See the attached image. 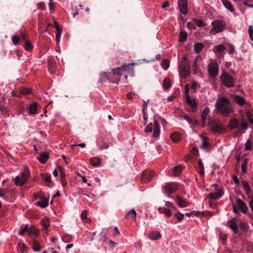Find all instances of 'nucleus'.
Instances as JSON below:
<instances>
[{"instance_id": "57", "label": "nucleus", "mask_w": 253, "mask_h": 253, "mask_svg": "<svg viewBox=\"0 0 253 253\" xmlns=\"http://www.w3.org/2000/svg\"><path fill=\"white\" fill-rule=\"evenodd\" d=\"M149 102V100L147 101L143 100V105L142 108V112H146V110L147 108V103Z\"/></svg>"}, {"instance_id": "27", "label": "nucleus", "mask_w": 253, "mask_h": 253, "mask_svg": "<svg viewBox=\"0 0 253 253\" xmlns=\"http://www.w3.org/2000/svg\"><path fill=\"white\" fill-rule=\"evenodd\" d=\"M204 48V45L202 43L198 42L194 45V51L196 53H199Z\"/></svg>"}, {"instance_id": "34", "label": "nucleus", "mask_w": 253, "mask_h": 253, "mask_svg": "<svg viewBox=\"0 0 253 253\" xmlns=\"http://www.w3.org/2000/svg\"><path fill=\"white\" fill-rule=\"evenodd\" d=\"M37 104L36 102L32 103L29 108L30 113L32 114H36L37 113Z\"/></svg>"}, {"instance_id": "16", "label": "nucleus", "mask_w": 253, "mask_h": 253, "mask_svg": "<svg viewBox=\"0 0 253 253\" xmlns=\"http://www.w3.org/2000/svg\"><path fill=\"white\" fill-rule=\"evenodd\" d=\"M186 102L190 106L192 109H196L197 103L196 99L191 98L189 94L186 95Z\"/></svg>"}, {"instance_id": "36", "label": "nucleus", "mask_w": 253, "mask_h": 253, "mask_svg": "<svg viewBox=\"0 0 253 253\" xmlns=\"http://www.w3.org/2000/svg\"><path fill=\"white\" fill-rule=\"evenodd\" d=\"M187 38V34L185 31H180L179 33V41L183 42L186 41Z\"/></svg>"}, {"instance_id": "25", "label": "nucleus", "mask_w": 253, "mask_h": 253, "mask_svg": "<svg viewBox=\"0 0 253 253\" xmlns=\"http://www.w3.org/2000/svg\"><path fill=\"white\" fill-rule=\"evenodd\" d=\"M49 157L48 154L47 153H42L39 157L38 160L42 164L45 163Z\"/></svg>"}, {"instance_id": "19", "label": "nucleus", "mask_w": 253, "mask_h": 253, "mask_svg": "<svg viewBox=\"0 0 253 253\" xmlns=\"http://www.w3.org/2000/svg\"><path fill=\"white\" fill-rule=\"evenodd\" d=\"M241 183L246 194L250 195L252 190L249 183L246 180L242 181Z\"/></svg>"}, {"instance_id": "20", "label": "nucleus", "mask_w": 253, "mask_h": 253, "mask_svg": "<svg viewBox=\"0 0 253 253\" xmlns=\"http://www.w3.org/2000/svg\"><path fill=\"white\" fill-rule=\"evenodd\" d=\"M234 100L237 104L241 106L246 104V100L240 95H235L234 97Z\"/></svg>"}, {"instance_id": "31", "label": "nucleus", "mask_w": 253, "mask_h": 253, "mask_svg": "<svg viewBox=\"0 0 253 253\" xmlns=\"http://www.w3.org/2000/svg\"><path fill=\"white\" fill-rule=\"evenodd\" d=\"M100 160L98 157H94L90 159V163L92 166L97 167L100 164Z\"/></svg>"}, {"instance_id": "48", "label": "nucleus", "mask_w": 253, "mask_h": 253, "mask_svg": "<svg viewBox=\"0 0 253 253\" xmlns=\"http://www.w3.org/2000/svg\"><path fill=\"white\" fill-rule=\"evenodd\" d=\"M182 170V168L181 166H175L173 168V173L174 175H176L179 173Z\"/></svg>"}, {"instance_id": "2", "label": "nucleus", "mask_w": 253, "mask_h": 253, "mask_svg": "<svg viewBox=\"0 0 253 253\" xmlns=\"http://www.w3.org/2000/svg\"><path fill=\"white\" fill-rule=\"evenodd\" d=\"M215 108L220 114L226 117L229 116L234 111L231 103L225 97H221L217 100Z\"/></svg>"}, {"instance_id": "29", "label": "nucleus", "mask_w": 253, "mask_h": 253, "mask_svg": "<svg viewBox=\"0 0 253 253\" xmlns=\"http://www.w3.org/2000/svg\"><path fill=\"white\" fill-rule=\"evenodd\" d=\"M171 139L174 142H178L181 138L180 135L177 132H172L170 135Z\"/></svg>"}, {"instance_id": "1", "label": "nucleus", "mask_w": 253, "mask_h": 253, "mask_svg": "<svg viewBox=\"0 0 253 253\" xmlns=\"http://www.w3.org/2000/svg\"><path fill=\"white\" fill-rule=\"evenodd\" d=\"M136 64V63H132L131 64H128L126 65L125 66L117 68L116 69H114L112 70V72H102L100 74L101 77H105L107 78L108 80L111 81V82L114 84H118L120 82V80L118 79L116 81H114L112 80L111 74L112 73L114 75L121 76L122 73L125 71H126L128 70H130L132 72L131 74V76H133L134 75V71L133 70V68L132 65Z\"/></svg>"}, {"instance_id": "58", "label": "nucleus", "mask_w": 253, "mask_h": 253, "mask_svg": "<svg viewBox=\"0 0 253 253\" xmlns=\"http://www.w3.org/2000/svg\"><path fill=\"white\" fill-rule=\"evenodd\" d=\"M31 92L30 88H24L21 90L22 94L26 95L29 94Z\"/></svg>"}, {"instance_id": "62", "label": "nucleus", "mask_w": 253, "mask_h": 253, "mask_svg": "<svg viewBox=\"0 0 253 253\" xmlns=\"http://www.w3.org/2000/svg\"><path fill=\"white\" fill-rule=\"evenodd\" d=\"M12 41L14 44H17L18 42L19 38L18 37L14 36L12 38Z\"/></svg>"}, {"instance_id": "9", "label": "nucleus", "mask_w": 253, "mask_h": 253, "mask_svg": "<svg viewBox=\"0 0 253 253\" xmlns=\"http://www.w3.org/2000/svg\"><path fill=\"white\" fill-rule=\"evenodd\" d=\"M218 66L215 62H211L208 66V72L212 78L216 77L218 74Z\"/></svg>"}, {"instance_id": "55", "label": "nucleus", "mask_w": 253, "mask_h": 253, "mask_svg": "<svg viewBox=\"0 0 253 253\" xmlns=\"http://www.w3.org/2000/svg\"><path fill=\"white\" fill-rule=\"evenodd\" d=\"M249 34L251 39L253 41V27L252 25H250L249 27Z\"/></svg>"}, {"instance_id": "50", "label": "nucleus", "mask_w": 253, "mask_h": 253, "mask_svg": "<svg viewBox=\"0 0 253 253\" xmlns=\"http://www.w3.org/2000/svg\"><path fill=\"white\" fill-rule=\"evenodd\" d=\"M25 48L26 50L30 51L32 50V49L33 48V46L31 43L29 41L25 42Z\"/></svg>"}, {"instance_id": "15", "label": "nucleus", "mask_w": 253, "mask_h": 253, "mask_svg": "<svg viewBox=\"0 0 253 253\" xmlns=\"http://www.w3.org/2000/svg\"><path fill=\"white\" fill-rule=\"evenodd\" d=\"M178 3L181 12L185 15L187 14L188 13L187 0H179Z\"/></svg>"}, {"instance_id": "13", "label": "nucleus", "mask_w": 253, "mask_h": 253, "mask_svg": "<svg viewBox=\"0 0 253 253\" xmlns=\"http://www.w3.org/2000/svg\"><path fill=\"white\" fill-rule=\"evenodd\" d=\"M177 189L175 183H169L164 186V189L169 194H171L175 191Z\"/></svg>"}, {"instance_id": "12", "label": "nucleus", "mask_w": 253, "mask_h": 253, "mask_svg": "<svg viewBox=\"0 0 253 253\" xmlns=\"http://www.w3.org/2000/svg\"><path fill=\"white\" fill-rule=\"evenodd\" d=\"M236 201L237 208L240 209L242 212L246 213L248 211V208L246 203L239 198L237 199Z\"/></svg>"}, {"instance_id": "47", "label": "nucleus", "mask_w": 253, "mask_h": 253, "mask_svg": "<svg viewBox=\"0 0 253 253\" xmlns=\"http://www.w3.org/2000/svg\"><path fill=\"white\" fill-rule=\"evenodd\" d=\"M252 148L253 144L252 143V141L250 139H248L245 144V150H251Z\"/></svg>"}, {"instance_id": "17", "label": "nucleus", "mask_w": 253, "mask_h": 253, "mask_svg": "<svg viewBox=\"0 0 253 253\" xmlns=\"http://www.w3.org/2000/svg\"><path fill=\"white\" fill-rule=\"evenodd\" d=\"M223 195V192L220 190L217 192L210 193L209 194V197L210 198L216 200L219 198L221 197Z\"/></svg>"}, {"instance_id": "21", "label": "nucleus", "mask_w": 253, "mask_h": 253, "mask_svg": "<svg viewBox=\"0 0 253 253\" xmlns=\"http://www.w3.org/2000/svg\"><path fill=\"white\" fill-rule=\"evenodd\" d=\"M47 62L50 72L52 74H54V72L53 70L56 64L54 60L51 57H49L47 59Z\"/></svg>"}, {"instance_id": "4", "label": "nucleus", "mask_w": 253, "mask_h": 253, "mask_svg": "<svg viewBox=\"0 0 253 253\" xmlns=\"http://www.w3.org/2000/svg\"><path fill=\"white\" fill-rule=\"evenodd\" d=\"M30 175V170L25 169L20 175L15 177L13 179L14 184L17 186H22L26 182Z\"/></svg>"}, {"instance_id": "6", "label": "nucleus", "mask_w": 253, "mask_h": 253, "mask_svg": "<svg viewBox=\"0 0 253 253\" xmlns=\"http://www.w3.org/2000/svg\"><path fill=\"white\" fill-rule=\"evenodd\" d=\"M211 24L213 26V28L211 30L210 33L212 35L222 32L226 25V22L223 20H215L212 22Z\"/></svg>"}, {"instance_id": "32", "label": "nucleus", "mask_w": 253, "mask_h": 253, "mask_svg": "<svg viewBox=\"0 0 253 253\" xmlns=\"http://www.w3.org/2000/svg\"><path fill=\"white\" fill-rule=\"evenodd\" d=\"M32 246L33 250L35 252H40L42 249V247H41L39 243L35 240L33 241Z\"/></svg>"}, {"instance_id": "39", "label": "nucleus", "mask_w": 253, "mask_h": 253, "mask_svg": "<svg viewBox=\"0 0 253 253\" xmlns=\"http://www.w3.org/2000/svg\"><path fill=\"white\" fill-rule=\"evenodd\" d=\"M226 49L229 54H233L235 52V46L232 44H227Z\"/></svg>"}, {"instance_id": "59", "label": "nucleus", "mask_w": 253, "mask_h": 253, "mask_svg": "<svg viewBox=\"0 0 253 253\" xmlns=\"http://www.w3.org/2000/svg\"><path fill=\"white\" fill-rule=\"evenodd\" d=\"M184 119L188 122L189 124H192L193 121L191 118L188 115H185L184 116Z\"/></svg>"}, {"instance_id": "3", "label": "nucleus", "mask_w": 253, "mask_h": 253, "mask_svg": "<svg viewBox=\"0 0 253 253\" xmlns=\"http://www.w3.org/2000/svg\"><path fill=\"white\" fill-rule=\"evenodd\" d=\"M179 73L180 76L184 78H187L191 73L190 63L186 56L182 58L179 64Z\"/></svg>"}, {"instance_id": "53", "label": "nucleus", "mask_w": 253, "mask_h": 253, "mask_svg": "<svg viewBox=\"0 0 253 253\" xmlns=\"http://www.w3.org/2000/svg\"><path fill=\"white\" fill-rule=\"evenodd\" d=\"M175 216L176 217L178 221H180L183 219L184 214L177 211L175 213Z\"/></svg>"}, {"instance_id": "22", "label": "nucleus", "mask_w": 253, "mask_h": 253, "mask_svg": "<svg viewBox=\"0 0 253 253\" xmlns=\"http://www.w3.org/2000/svg\"><path fill=\"white\" fill-rule=\"evenodd\" d=\"M224 6L228 9L231 12H235V10L233 7L231 3L228 0H221Z\"/></svg>"}, {"instance_id": "56", "label": "nucleus", "mask_w": 253, "mask_h": 253, "mask_svg": "<svg viewBox=\"0 0 253 253\" xmlns=\"http://www.w3.org/2000/svg\"><path fill=\"white\" fill-rule=\"evenodd\" d=\"M37 7L39 9L43 10L45 8V4L43 2H40L37 4Z\"/></svg>"}, {"instance_id": "43", "label": "nucleus", "mask_w": 253, "mask_h": 253, "mask_svg": "<svg viewBox=\"0 0 253 253\" xmlns=\"http://www.w3.org/2000/svg\"><path fill=\"white\" fill-rule=\"evenodd\" d=\"M198 56H197L194 60V62L193 65V72L194 74H196L198 68Z\"/></svg>"}, {"instance_id": "63", "label": "nucleus", "mask_w": 253, "mask_h": 253, "mask_svg": "<svg viewBox=\"0 0 253 253\" xmlns=\"http://www.w3.org/2000/svg\"><path fill=\"white\" fill-rule=\"evenodd\" d=\"M233 179L234 183L236 184L239 185L240 184V180L236 175L233 176Z\"/></svg>"}, {"instance_id": "42", "label": "nucleus", "mask_w": 253, "mask_h": 253, "mask_svg": "<svg viewBox=\"0 0 253 253\" xmlns=\"http://www.w3.org/2000/svg\"><path fill=\"white\" fill-rule=\"evenodd\" d=\"M249 162V159L246 158L244 160L243 163L241 165V170L243 172L245 173L247 171V166Z\"/></svg>"}, {"instance_id": "40", "label": "nucleus", "mask_w": 253, "mask_h": 253, "mask_svg": "<svg viewBox=\"0 0 253 253\" xmlns=\"http://www.w3.org/2000/svg\"><path fill=\"white\" fill-rule=\"evenodd\" d=\"M18 250L21 253H28L26 250V246L24 243H19L18 245Z\"/></svg>"}, {"instance_id": "41", "label": "nucleus", "mask_w": 253, "mask_h": 253, "mask_svg": "<svg viewBox=\"0 0 253 253\" xmlns=\"http://www.w3.org/2000/svg\"><path fill=\"white\" fill-rule=\"evenodd\" d=\"M194 22L198 27H204L206 25L202 20L199 19H194Z\"/></svg>"}, {"instance_id": "23", "label": "nucleus", "mask_w": 253, "mask_h": 253, "mask_svg": "<svg viewBox=\"0 0 253 253\" xmlns=\"http://www.w3.org/2000/svg\"><path fill=\"white\" fill-rule=\"evenodd\" d=\"M161 236V233L158 231H154L150 233L149 235V238L150 239L152 240H157Z\"/></svg>"}, {"instance_id": "44", "label": "nucleus", "mask_w": 253, "mask_h": 253, "mask_svg": "<svg viewBox=\"0 0 253 253\" xmlns=\"http://www.w3.org/2000/svg\"><path fill=\"white\" fill-rule=\"evenodd\" d=\"M171 86L170 80L168 78H165L163 82V86L165 88L168 89Z\"/></svg>"}, {"instance_id": "38", "label": "nucleus", "mask_w": 253, "mask_h": 253, "mask_svg": "<svg viewBox=\"0 0 253 253\" xmlns=\"http://www.w3.org/2000/svg\"><path fill=\"white\" fill-rule=\"evenodd\" d=\"M56 41L57 43L60 42V38L62 34V29L60 28L56 27Z\"/></svg>"}, {"instance_id": "11", "label": "nucleus", "mask_w": 253, "mask_h": 253, "mask_svg": "<svg viewBox=\"0 0 253 253\" xmlns=\"http://www.w3.org/2000/svg\"><path fill=\"white\" fill-rule=\"evenodd\" d=\"M154 175V171L145 170L143 171L141 174L140 180L142 183L149 182L150 181Z\"/></svg>"}, {"instance_id": "64", "label": "nucleus", "mask_w": 253, "mask_h": 253, "mask_svg": "<svg viewBox=\"0 0 253 253\" xmlns=\"http://www.w3.org/2000/svg\"><path fill=\"white\" fill-rule=\"evenodd\" d=\"M143 114V119L144 120V125H145L147 122V113L146 112H142Z\"/></svg>"}, {"instance_id": "51", "label": "nucleus", "mask_w": 253, "mask_h": 253, "mask_svg": "<svg viewBox=\"0 0 253 253\" xmlns=\"http://www.w3.org/2000/svg\"><path fill=\"white\" fill-rule=\"evenodd\" d=\"M136 215V213L134 209H131L129 211V212L127 213V214H126V218L127 216H131L134 217V218H135Z\"/></svg>"}, {"instance_id": "24", "label": "nucleus", "mask_w": 253, "mask_h": 253, "mask_svg": "<svg viewBox=\"0 0 253 253\" xmlns=\"http://www.w3.org/2000/svg\"><path fill=\"white\" fill-rule=\"evenodd\" d=\"M35 204L36 205L39 206L42 208H44L48 206V200L45 198H43L39 202H36Z\"/></svg>"}, {"instance_id": "33", "label": "nucleus", "mask_w": 253, "mask_h": 253, "mask_svg": "<svg viewBox=\"0 0 253 253\" xmlns=\"http://www.w3.org/2000/svg\"><path fill=\"white\" fill-rule=\"evenodd\" d=\"M41 176L42 178V180L47 183H49L51 182V176L50 174H48L46 173H42Z\"/></svg>"}, {"instance_id": "37", "label": "nucleus", "mask_w": 253, "mask_h": 253, "mask_svg": "<svg viewBox=\"0 0 253 253\" xmlns=\"http://www.w3.org/2000/svg\"><path fill=\"white\" fill-rule=\"evenodd\" d=\"M87 211H84L81 214V217L83 221L85 223H89L90 221L89 218L87 217Z\"/></svg>"}, {"instance_id": "26", "label": "nucleus", "mask_w": 253, "mask_h": 253, "mask_svg": "<svg viewBox=\"0 0 253 253\" xmlns=\"http://www.w3.org/2000/svg\"><path fill=\"white\" fill-rule=\"evenodd\" d=\"M209 113L210 109L208 107L205 108L201 115L202 120L204 123H205L207 116Z\"/></svg>"}, {"instance_id": "35", "label": "nucleus", "mask_w": 253, "mask_h": 253, "mask_svg": "<svg viewBox=\"0 0 253 253\" xmlns=\"http://www.w3.org/2000/svg\"><path fill=\"white\" fill-rule=\"evenodd\" d=\"M41 224L43 228L46 230L49 225V218L47 217L43 218L41 221Z\"/></svg>"}, {"instance_id": "49", "label": "nucleus", "mask_w": 253, "mask_h": 253, "mask_svg": "<svg viewBox=\"0 0 253 253\" xmlns=\"http://www.w3.org/2000/svg\"><path fill=\"white\" fill-rule=\"evenodd\" d=\"M99 147L101 150L107 149L109 148V145L107 142H101L99 143Z\"/></svg>"}, {"instance_id": "46", "label": "nucleus", "mask_w": 253, "mask_h": 253, "mask_svg": "<svg viewBox=\"0 0 253 253\" xmlns=\"http://www.w3.org/2000/svg\"><path fill=\"white\" fill-rule=\"evenodd\" d=\"M72 236L70 234H66L62 238L63 241L66 243L70 242Z\"/></svg>"}, {"instance_id": "30", "label": "nucleus", "mask_w": 253, "mask_h": 253, "mask_svg": "<svg viewBox=\"0 0 253 253\" xmlns=\"http://www.w3.org/2000/svg\"><path fill=\"white\" fill-rule=\"evenodd\" d=\"M176 202L179 207L181 208H184L187 206V204L184 200L180 197H176Z\"/></svg>"}, {"instance_id": "8", "label": "nucleus", "mask_w": 253, "mask_h": 253, "mask_svg": "<svg viewBox=\"0 0 253 253\" xmlns=\"http://www.w3.org/2000/svg\"><path fill=\"white\" fill-rule=\"evenodd\" d=\"M221 80L222 84L228 87H231L234 85L235 80L224 71H222Z\"/></svg>"}, {"instance_id": "60", "label": "nucleus", "mask_w": 253, "mask_h": 253, "mask_svg": "<svg viewBox=\"0 0 253 253\" xmlns=\"http://www.w3.org/2000/svg\"><path fill=\"white\" fill-rule=\"evenodd\" d=\"M0 197L2 198L5 200H7L8 199V198L5 196V194L3 193V190L1 188H0Z\"/></svg>"}, {"instance_id": "7", "label": "nucleus", "mask_w": 253, "mask_h": 253, "mask_svg": "<svg viewBox=\"0 0 253 253\" xmlns=\"http://www.w3.org/2000/svg\"><path fill=\"white\" fill-rule=\"evenodd\" d=\"M154 128H153V125L152 123L149 124L144 129V131L146 133L152 132L153 130V136L157 137L160 134L159 125L158 121L155 119L156 116H154Z\"/></svg>"}, {"instance_id": "18", "label": "nucleus", "mask_w": 253, "mask_h": 253, "mask_svg": "<svg viewBox=\"0 0 253 253\" xmlns=\"http://www.w3.org/2000/svg\"><path fill=\"white\" fill-rule=\"evenodd\" d=\"M226 49V47L222 44H220L214 47L213 49L214 53H219L222 54L224 53V51Z\"/></svg>"}, {"instance_id": "61", "label": "nucleus", "mask_w": 253, "mask_h": 253, "mask_svg": "<svg viewBox=\"0 0 253 253\" xmlns=\"http://www.w3.org/2000/svg\"><path fill=\"white\" fill-rule=\"evenodd\" d=\"M85 144L84 143H80V144H73V145H71V147L72 149H73L74 147H76V146H79V147H81V148H84L85 147Z\"/></svg>"}, {"instance_id": "5", "label": "nucleus", "mask_w": 253, "mask_h": 253, "mask_svg": "<svg viewBox=\"0 0 253 253\" xmlns=\"http://www.w3.org/2000/svg\"><path fill=\"white\" fill-rule=\"evenodd\" d=\"M248 127V121L244 119L241 120V125H239L238 121L236 119H231L229 123V127L230 129L237 128L239 131L244 129L245 131Z\"/></svg>"}, {"instance_id": "52", "label": "nucleus", "mask_w": 253, "mask_h": 253, "mask_svg": "<svg viewBox=\"0 0 253 253\" xmlns=\"http://www.w3.org/2000/svg\"><path fill=\"white\" fill-rule=\"evenodd\" d=\"M240 227L241 229L244 232H247L249 228L248 225L244 222L241 223L240 225Z\"/></svg>"}, {"instance_id": "14", "label": "nucleus", "mask_w": 253, "mask_h": 253, "mask_svg": "<svg viewBox=\"0 0 253 253\" xmlns=\"http://www.w3.org/2000/svg\"><path fill=\"white\" fill-rule=\"evenodd\" d=\"M228 225L230 229L233 231L235 234L238 232V227L235 218H232L228 221Z\"/></svg>"}, {"instance_id": "45", "label": "nucleus", "mask_w": 253, "mask_h": 253, "mask_svg": "<svg viewBox=\"0 0 253 253\" xmlns=\"http://www.w3.org/2000/svg\"><path fill=\"white\" fill-rule=\"evenodd\" d=\"M161 66H162V68H163V69H164L165 70H166L169 67V63L168 60H165L163 61V62H162Z\"/></svg>"}, {"instance_id": "28", "label": "nucleus", "mask_w": 253, "mask_h": 253, "mask_svg": "<svg viewBox=\"0 0 253 253\" xmlns=\"http://www.w3.org/2000/svg\"><path fill=\"white\" fill-rule=\"evenodd\" d=\"M158 210L160 213H164L168 217H169L171 214L170 210L165 208H159Z\"/></svg>"}, {"instance_id": "10", "label": "nucleus", "mask_w": 253, "mask_h": 253, "mask_svg": "<svg viewBox=\"0 0 253 253\" xmlns=\"http://www.w3.org/2000/svg\"><path fill=\"white\" fill-rule=\"evenodd\" d=\"M210 126L212 132L220 133L224 129L223 126L219 123L211 121L210 123Z\"/></svg>"}, {"instance_id": "54", "label": "nucleus", "mask_w": 253, "mask_h": 253, "mask_svg": "<svg viewBox=\"0 0 253 253\" xmlns=\"http://www.w3.org/2000/svg\"><path fill=\"white\" fill-rule=\"evenodd\" d=\"M26 231H28L29 233H30V229L28 228V225L27 224L25 227L23 229H21L19 231V234L21 235H23Z\"/></svg>"}]
</instances>
